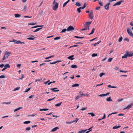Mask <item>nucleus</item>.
Here are the masks:
<instances>
[{"instance_id": "1", "label": "nucleus", "mask_w": 133, "mask_h": 133, "mask_svg": "<svg viewBox=\"0 0 133 133\" xmlns=\"http://www.w3.org/2000/svg\"><path fill=\"white\" fill-rule=\"evenodd\" d=\"M91 21L86 22L85 24L84 25V28L81 30V31L85 30H89V25L91 24Z\"/></svg>"}, {"instance_id": "2", "label": "nucleus", "mask_w": 133, "mask_h": 133, "mask_svg": "<svg viewBox=\"0 0 133 133\" xmlns=\"http://www.w3.org/2000/svg\"><path fill=\"white\" fill-rule=\"evenodd\" d=\"M58 3H56L52 7L53 9L55 11H56L58 7Z\"/></svg>"}, {"instance_id": "3", "label": "nucleus", "mask_w": 133, "mask_h": 133, "mask_svg": "<svg viewBox=\"0 0 133 133\" xmlns=\"http://www.w3.org/2000/svg\"><path fill=\"white\" fill-rule=\"evenodd\" d=\"M10 42H14V43H15V44H18L19 43H21V44L24 43V42H21L19 40L16 41V40H14L13 41H10Z\"/></svg>"}, {"instance_id": "4", "label": "nucleus", "mask_w": 133, "mask_h": 133, "mask_svg": "<svg viewBox=\"0 0 133 133\" xmlns=\"http://www.w3.org/2000/svg\"><path fill=\"white\" fill-rule=\"evenodd\" d=\"M127 31L129 36L131 37H133V34L131 31L129 29H127Z\"/></svg>"}, {"instance_id": "5", "label": "nucleus", "mask_w": 133, "mask_h": 133, "mask_svg": "<svg viewBox=\"0 0 133 133\" xmlns=\"http://www.w3.org/2000/svg\"><path fill=\"white\" fill-rule=\"evenodd\" d=\"M133 105V103H130V104L127 106L126 107L124 108L123 109V110H126L127 109H129L130 108H131L132 106Z\"/></svg>"}, {"instance_id": "6", "label": "nucleus", "mask_w": 133, "mask_h": 133, "mask_svg": "<svg viewBox=\"0 0 133 133\" xmlns=\"http://www.w3.org/2000/svg\"><path fill=\"white\" fill-rule=\"evenodd\" d=\"M94 17V14L93 12L92 11H90L89 15V18L91 19H92Z\"/></svg>"}, {"instance_id": "7", "label": "nucleus", "mask_w": 133, "mask_h": 133, "mask_svg": "<svg viewBox=\"0 0 133 133\" xmlns=\"http://www.w3.org/2000/svg\"><path fill=\"white\" fill-rule=\"evenodd\" d=\"M74 29V27L72 26H70L68 27L67 29L68 31H73Z\"/></svg>"}, {"instance_id": "8", "label": "nucleus", "mask_w": 133, "mask_h": 133, "mask_svg": "<svg viewBox=\"0 0 133 133\" xmlns=\"http://www.w3.org/2000/svg\"><path fill=\"white\" fill-rule=\"evenodd\" d=\"M29 37H28L27 38V39L29 40H34V39L35 38V37H34V36L31 35H29Z\"/></svg>"}, {"instance_id": "9", "label": "nucleus", "mask_w": 133, "mask_h": 133, "mask_svg": "<svg viewBox=\"0 0 133 133\" xmlns=\"http://www.w3.org/2000/svg\"><path fill=\"white\" fill-rule=\"evenodd\" d=\"M123 2L122 1H119L117 2V3L113 5V6H115L117 5H120L121 3Z\"/></svg>"}, {"instance_id": "10", "label": "nucleus", "mask_w": 133, "mask_h": 133, "mask_svg": "<svg viewBox=\"0 0 133 133\" xmlns=\"http://www.w3.org/2000/svg\"><path fill=\"white\" fill-rule=\"evenodd\" d=\"M110 4L109 3H108L106 5L104 6L105 9L107 10H108L109 9V6Z\"/></svg>"}, {"instance_id": "11", "label": "nucleus", "mask_w": 133, "mask_h": 133, "mask_svg": "<svg viewBox=\"0 0 133 133\" xmlns=\"http://www.w3.org/2000/svg\"><path fill=\"white\" fill-rule=\"evenodd\" d=\"M57 88H51L50 90H51L53 92H56L58 91H59L57 89Z\"/></svg>"}, {"instance_id": "12", "label": "nucleus", "mask_w": 133, "mask_h": 133, "mask_svg": "<svg viewBox=\"0 0 133 133\" xmlns=\"http://www.w3.org/2000/svg\"><path fill=\"white\" fill-rule=\"evenodd\" d=\"M126 53L127 54L128 56L129 57H131L133 56V53L131 54L128 51H126Z\"/></svg>"}, {"instance_id": "13", "label": "nucleus", "mask_w": 133, "mask_h": 133, "mask_svg": "<svg viewBox=\"0 0 133 133\" xmlns=\"http://www.w3.org/2000/svg\"><path fill=\"white\" fill-rule=\"evenodd\" d=\"M74 56V55H71L70 56H69L68 57V58L69 59H70L71 60H73L74 59V58H73Z\"/></svg>"}, {"instance_id": "14", "label": "nucleus", "mask_w": 133, "mask_h": 133, "mask_svg": "<svg viewBox=\"0 0 133 133\" xmlns=\"http://www.w3.org/2000/svg\"><path fill=\"white\" fill-rule=\"evenodd\" d=\"M10 54L9 52H6L4 56L5 58H8L9 55Z\"/></svg>"}, {"instance_id": "15", "label": "nucleus", "mask_w": 133, "mask_h": 133, "mask_svg": "<svg viewBox=\"0 0 133 133\" xmlns=\"http://www.w3.org/2000/svg\"><path fill=\"white\" fill-rule=\"evenodd\" d=\"M58 129H59V128L58 127H56L52 129L51 131L52 132H54L56 130Z\"/></svg>"}, {"instance_id": "16", "label": "nucleus", "mask_w": 133, "mask_h": 133, "mask_svg": "<svg viewBox=\"0 0 133 133\" xmlns=\"http://www.w3.org/2000/svg\"><path fill=\"white\" fill-rule=\"evenodd\" d=\"M87 129L84 130H82L81 131H79L78 132V133H84L85 132Z\"/></svg>"}, {"instance_id": "17", "label": "nucleus", "mask_w": 133, "mask_h": 133, "mask_svg": "<svg viewBox=\"0 0 133 133\" xmlns=\"http://www.w3.org/2000/svg\"><path fill=\"white\" fill-rule=\"evenodd\" d=\"M70 0H68L65 2L64 3L63 5V7H64L66 5V4L69 2Z\"/></svg>"}, {"instance_id": "18", "label": "nucleus", "mask_w": 133, "mask_h": 133, "mask_svg": "<svg viewBox=\"0 0 133 133\" xmlns=\"http://www.w3.org/2000/svg\"><path fill=\"white\" fill-rule=\"evenodd\" d=\"M71 67L72 68H77V66L76 65H72L71 66Z\"/></svg>"}, {"instance_id": "19", "label": "nucleus", "mask_w": 133, "mask_h": 133, "mask_svg": "<svg viewBox=\"0 0 133 133\" xmlns=\"http://www.w3.org/2000/svg\"><path fill=\"white\" fill-rule=\"evenodd\" d=\"M10 66L9 64H6L4 66V68L6 69L7 68H9Z\"/></svg>"}, {"instance_id": "20", "label": "nucleus", "mask_w": 133, "mask_h": 133, "mask_svg": "<svg viewBox=\"0 0 133 133\" xmlns=\"http://www.w3.org/2000/svg\"><path fill=\"white\" fill-rule=\"evenodd\" d=\"M75 5L76 6H79L81 5V4L80 3L78 2H76L75 4Z\"/></svg>"}, {"instance_id": "21", "label": "nucleus", "mask_w": 133, "mask_h": 133, "mask_svg": "<svg viewBox=\"0 0 133 133\" xmlns=\"http://www.w3.org/2000/svg\"><path fill=\"white\" fill-rule=\"evenodd\" d=\"M120 127H121V126L120 125H118V126L116 125V126H115L114 127H113L112 129H117V128H120Z\"/></svg>"}, {"instance_id": "22", "label": "nucleus", "mask_w": 133, "mask_h": 133, "mask_svg": "<svg viewBox=\"0 0 133 133\" xmlns=\"http://www.w3.org/2000/svg\"><path fill=\"white\" fill-rule=\"evenodd\" d=\"M79 86V85L78 84H75L72 85V87H78Z\"/></svg>"}, {"instance_id": "23", "label": "nucleus", "mask_w": 133, "mask_h": 133, "mask_svg": "<svg viewBox=\"0 0 133 133\" xmlns=\"http://www.w3.org/2000/svg\"><path fill=\"white\" fill-rule=\"evenodd\" d=\"M62 103V102H61L59 103L56 104L55 105V106L56 107H59L61 105Z\"/></svg>"}, {"instance_id": "24", "label": "nucleus", "mask_w": 133, "mask_h": 133, "mask_svg": "<svg viewBox=\"0 0 133 133\" xmlns=\"http://www.w3.org/2000/svg\"><path fill=\"white\" fill-rule=\"evenodd\" d=\"M42 28H39L36 29L35 31H34V32H36L42 29Z\"/></svg>"}, {"instance_id": "25", "label": "nucleus", "mask_w": 133, "mask_h": 133, "mask_svg": "<svg viewBox=\"0 0 133 133\" xmlns=\"http://www.w3.org/2000/svg\"><path fill=\"white\" fill-rule=\"evenodd\" d=\"M14 15L15 17L16 18L20 17L21 16V15H19L18 14H15Z\"/></svg>"}, {"instance_id": "26", "label": "nucleus", "mask_w": 133, "mask_h": 133, "mask_svg": "<svg viewBox=\"0 0 133 133\" xmlns=\"http://www.w3.org/2000/svg\"><path fill=\"white\" fill-rule=\"evenodd\" d=\"M43 26V25H36V26H33V27H32L31 28H37V27H41V26Z\"/></svg>"}, {"instance_id": "27", "label": "nucleus", "mask_w": 133, "mask_h": 133, "mask_svg": "<svg viewBox=\"0 0 133 133\" xmlns=\"http://www.w3.org/2000/svg\"><path fill=\"white\" fill-rule=\"evenodd\" d=\"M106 100L108 101H112V100L111 99V97H109L107 98L106 99Z\"/></svg>"}, {"instance_id": "28", "label": "nucleus", "mask_w": 133, "mask_h": 133, "mask_svg": "<svg viewBox=\"0 0 133 133\" xmlns=\"http://www.w3.org/2000/svg\"><path fill=\"white\" fill-rule=\"evenodd\" d=\"M95 29L94 28L92 29V30L91 32L89 34V35H90L91 34H92L94 32V31H95Z\"/></svg>"}, {"instance_id": "29", "label": "nucleus", "mask_w": 133, "mask_h": 133, "mask_svg": "<svg viewBox=\"0 0 133 133\" xmlns=\"http://www.w3.org/2000/svg\"><path fill=\"white\" fill-rule=\"evenodd\" d=\"M30 122H31L30 121H25L23 123L25 124H28Z\"/></svg>"}, {"instance_id": "30", "label": "nucleus", "mask_w": 133, "mask_h": 133, "mask_svg": "<svg viewBox=\"0 0 133 133\" xmlns=\"http://www.w3.org/2000/svg\"><path fill=\"white\" fill-rule=\"evenodd\" d=\"M22 107H19L17 109H15L14 110V112H16L17 111V110H19L21 109H22Z\"/></svg>"}, {"instance_id": "31", "label": "nucleus", "mask_w": 133, "mask_h": 133, "mask_svg": "<svg viewBox=\"0 0 133 133\" xmlns=\"http://www.w3.org/2000/svg\"><path fill=\"white\" fill-rule=\"evenodd\" d=\"M127 56H128L126 54L125 55H124V56H122V58H126Z\"/></svg>"}, {"instance_id": "32", "label": "nucleus", "mask_w": 133, "mask_h": 133, "mask_svg": "<svg viewBox=\"0 0 133 133\" xmlns=\"http://www.w3.org/2000/svg\"><path fill=\"white\" fill-rule=\"evenodd\" d=\"M49 110L48 109H40L39 110V111H47L48 110Z\"/></svg>"}, {"instance_id": "33", "label": "nucleus", "mask_w": 133, "mask_h": 133, "mask_svg": "<svg viewBox=\"0 0 133 133\" xmlns=\"http://www.w3.org/2000/svg\"><path fill=\"white\" fill-rule=\"evenodd\" d=\"M54 57V55H52V56H50L49 57H46V58H45V59H48L49 58H52V57Z\"/></svg>"}, {"instance_id": "34", "label": "nucleus", "mask_w": 133, "mask_h": 133, "mask_svg": "<svg viewBox=\"0 0 133 133\" xmlns=\"http://www.w3.org/2000/svg\"><path fill=\"white\" fill-rule=\"evenodd\" d=\"M112 59H113V58H109L108 60V62H111L112 61Z\"/></svg>"}, {"instance_id": "35", "label": "nucleus", "mask_w": 133, "mask_h": 133, "mask_svg": "<svg viewBox=\"0 0 133 133\" xmlns=\"http://www.w3.org/2000/svg\"><path fill=\"white\" fill-rule=\"evenodd\" d=\"M88 114L91 115L92 117H94L95 115V114L93 113H88Z\"/></svg>"}, {"instance_id": "36", "label": "nucleus", "mask_w": 133, "mask_h": 133, "mask_svg": "<svg viewBox=\"0 0 133 133\" xmlns=\"http://www.w3.org/2000/svg\"><path fill=\"white\" fill-rule=\"evenodd\" d=\"M81 96H80V95L77 96V97H75V100H76L77 99H78L79 98L81 97Z\"/></svg>"}, {"instance_id": "37", "label": "nucleus", "mask_w": 133, "mask_h": 133, "mask_svg": "<svg viewBox=\"0 0 133 133\" xmlns=\"http://www.w3.org/2000/svg\"><path fill=\"white\" fill-rule=\"evenodd\" d=\"M117 112H112V113H111V114H109L108 116L107 117L108 118L109 117V116H110L111 115L113 114H117Z\"/></svg>"}, {"instance_id": "38", "label": "nucleus", "mask_w": 133, "mask_h": 133, "mask_svg": "<svg viewBox=\"0 0 133 133\" xmlns=\"http://www.w3.org/2000/svg\"><path fill=\"white\" fill-rule=\"evenodd\" d=\"M74 37L76 38H84V37H78V36H74Z\"/></svg>"}, {"instance_id": "39", "label": "nucleus", "mask_w": 133, "mask_h": 133, "mask_svg": "<svg viewBox=\"0 0 133 133\" xmlns=\"http://www.w3.org/2000/svg\"><path fill=\"white\" fill-rule=\"evenodd\" d=\"M78 46V45H73L70 46L69 47V49H70V48H72V47H77V46Z\"/></svg>"}, {"instance_id": "40", "label": "nucleus", "mask_w": 133, "mask_h": 133, "mask_svg": "<svg viewBox=\"0 0 133 133\" xmlns=\"http://www.w3.org/2000/svg\"><path fill=\"white\" fill-rule=\"evenodd\" d=\"M26 8H27L26 5H24V6L23 10L24 11H25L26 10Z\"/></svg>"}, {"instance_id": "41", "label": "nucleus", "mask_w": 133, "mask_h": 133, "mask_svg": "<svg viewBox=\"0 0 133 133\" xmlns=\"http://www.w3.org/2000/svg\"><path fill=\"white\" fill-rule=\"evenodd\" d=\"M105 74V73H102L99 74V76L100 77H102L103 75Z\"/></svg>"}, {"instance_id": "42", "label": "nucleus", "mask_w": 133, "mask_h": 133, "mask_svg": "<svg viewBox=\"0 0 133 133\" xmlns=\"http://www.w3.org/2000/svg\"><path fill=\"white\" fill-rule=\"evenodd\" d=\"M31 128L30 127H27L26 128V131H29L30 130Z\"/></svg>"}, {"instance_id": "43", "label": "nucleus", "mask_w": 133, "mask_h": 133, "mask_svg": "<svg viewBox=\"0 0 133 133\" xmlns=\"http://www.w3.org/2000/svg\"><path fill=\"white\" fill-rule=\"evenodd\" d=\"M97 54H93L92 55V56L93 57L97 56Z\"/></svg>"}, {"instance_id": "44", "label": "nucleus", "mask_w": 133, "mask_h": 133, "mask_svg": "<svg viewBox=\"0 0 133 133\" xmlns=\"http://www.w3.org/2000/svg\"><path fill=\"white\" fill-rule=\"evenodd\" d=\"M122 39H123V38H122V37H120L119 39V40H118L119 42H121L122 41Z\"/></svg>"}, {"instance_id": "45", "label": "nucleus", "mask_w": 133, "mask_h": 133, "mask_svg": "<svg viewBox=\"0 0 133 133\" xmlns=\"http://www.w3.org/2000/svg\"><path fill=\"white\" fill-rule=\"evenodd\" d=\"M78 119L77 118H76L75 119V120L74 121H73L72 122H75L76 123H77V121H78Z\"/></svg>"}, {"instance_id": "46", "label": "nucleus", "mask_w": 133, "mask_h": 133, "mask_svg": "<svg viewBox=\"0 0 133 133\" xmlns=\"http://www.w3.org/2000/svg\"><path fill=\"white\" fill-rule=\"evenodd\" d=\"M67 29H63L62 31H61V33H62L64 32H65L66 31Z\"/></svg>"}, {"instance_id": "47", "label": "nucleus", "mask_w": 133, "mask_h": 133, "mask_svg": "<svg viewBox=\"0 0 133 133\" xmlns=\"http://www.w3.org/2000/svg\"><path fill=\"white\" fill-rule=\"evenodd\" d=\"M98 2V3L99 4V5H100L101 6H103V3L99 1Z\"/></svg>"}, {"instance_id": "48", "label": "nucleus", "mask_w": 133, "mask_h": 133, "mask_svg": "<svg viewBox=\"0 0 133 133\" xmlns=\"http://www.w3.org/2000/svg\"><path fill=\"white\" fill-rule=\"evenodd\" d=\"M60 37H57L55 38H54V39L55 40H58L60 39Z\"/></svg>"}, {"instance_id": "49", "label": "nucleus", "mask_w": 133, "mask_h": 133, "mask_svg": "<svg viewBox=\"0 0 133 133\" xmlns=\"http://www.w3.org/2000/svg\"><path fill=\"white\" fill-rule=\"evenodd\" d=\"M77 11L78 12V13H80L81 12V9L80 8H78L77 9Z\"/></svg>"}, {"instance_id": "50", "label": "nucleus", "mask_w": 133, "mask_h": 133, "mask_svg": "<svg viewBox=\"0 0 133 133\" xmlns=\"http://www.w3.org/2000/svg\"><path fill=\"white\" fill-rule=\"evenodd\" d=\"M87 109V107H85V108H82L81 109V110H83Z\"/></svg>"}, {"instance_id": "51", "label": "nucleus", "mask_w": 133, "mask_h": 133, "mask_svg": "<svg viewBox=\"0 0 133 133\" xmlns=\"http://www.w3.org/2000/svg\"><path fill=\"white\" fill-rule=\"evenodd\" d=\"M73 122H72V121H71V122H66V123L67 124H71Z\"/></svg>"}, {"instance_id": "52", "label": "nucleus", "mask_w": 133, "mask_h": 133, "mask_svg": "<svg viewBox=\"0 0 133 133\" xmlns=\"http://www.w3.org/2000/svg\"><path fill=\"white\" fill-rule=\"evenodd\" d=\"M100 97H103L105 96V94H101L98 95Z\"/></svg>"}, {"instance_id": "53", "label": "nucleus", "mask_w": 133, "mask_h": 133, "mask_svg": "<svg viewBox=\"0 0 133 133\" xmlns=\"http://www.w3.org/2000/svg\"><path fill=\"white\" fill-rule=\"evenodd\" d=\"M55 98V97H54L52 98L49 99H48L47 101H50L53 99H54Z\"/></svg>"}, {"instance_id": "54", "label": "nucleus", "mask_w": 133, "mask_h": 133, "mask_svg": "<svg viewBox=\"0 0 133 133\" xmlns=\"http://www.w3.org/2000/svg\"><path fill=\"white\" fill-rule=\"evenodd\" d=\"M36 24V23H28V25H35V24Z\"/></svg>"}, {"instance_id": "55", "label": "nucleus", "mask_w": 133, "mask_h": 133, "mask_svg": "<svg viewBox=\"0 0 133 133\" xmlns=\"http://www.w3.org/2000/svg\"><path fill=\"white\" fill-rule=\"evenodd\" d=\"M120 72L126 73V72H127V71H124L122 70H120Z\"/></svg>"}, {"instance_id": "56", "label": "nucleus", "mask_w": 133, "mask_h": 133, "mask_svg": "<svg viewBox=\"0 0 133 133\" xmlns=\"http://www.w3.org/2000/svg\"><path fill=\"white\" fill-rule=\"evenodd\" d=\"M11 103V102H4L3 103H4V104L5 103L6 104H10Z\"/></svg>"}, {"instance_id": "57", "label": "nucleus", "mask_w": 133, "mask_h": 133, "mask_svg": "<svg viewBox=\"0 0 133 133\" xmlns=\"http://www.w3.org/2000/svg\"><path fill=\"white\" fill-rule=\"evenodd\" d=\"M5 77L3 75H2L0 76V78H4Z\"/></svg>"}, {"instance_id": "58", "label": "nucleus", "mask_w": 133, "mask_h": 133, "mask_svg": "<svg viewBox=\"0 0 133 133\" xmlns=\"http://www.w3.org/2000/svg\"><path fill=\"white\" fill-rule=\"evenodd\" d=\"M30 88H29L27 89L25 91V92H26L28 91L29 90H30Z\"/></svg>"}, {"instance_id": "59", "label": "nucleus", "mask_w": 133, "mask_h": 133, "mask_svg": "<svg viewBox=\"0 0 133 133\" xmlns=\"http://www.w3.org/2000/svg\"><path fill=\"white\" fill-rule=\"evenodd\" d=\"M123 98H121V99H118V100H117V101L118 102H120L122 101L123 100Z\"/></svg>"}, {"instance_id": "60", "label": "nucleus", "mask_w": 133, "mask_h": 133, "mask_svg": "<svg viewBox=\"0 0 133 133\" xmlns=\"http://www.w3.org/2000/svg\"><path fill=\"white\" fill-rule=\"evenodd\" d=\"M19 88H20L19 87H17L14 90L16 91V90H18L19 89Z\"/></svg>"}, {"instance_id": "61", "label": "nucleus", "mask_w": 133, "mask_h": 133, "mask_svg": "<svg viewBox=\"0 0 133 133\" xmlns=\"http://www.w3.org/2000/svg\"><path fill=\"white\" fill-rule=\"evenodd\" d=\"M34 96V95H31L29 97V98H31L32 97H33Z\"/></svg>"}, {"instance_id": "62", "label": "nucleus", "mask_w": 133, "mask_h": 133, "mask_svg": "<svg viewBox=\"0 0 133 133\" xmlns=\"http://www.w3.org/2000/svg\"><path fill=\"white\" fill-rule=\"evenodd\" d=\"M124 40L125 41H127L128 42H129V39L128 38H125L124 39Z\"/></svg>"}, {"instance_id": "63", "label": "nucleus", "mask_w": 133, "mask_h": 133, "mask_svg": "<svg viewBox=\"0 0 133 133\" xmlns=\"http://www.w3.org/2000/svg\"><path fill=\"white\" fill-rule=\"evenodd\" d=\"M130 24L131 26H133V21L131 22L130 23Z\"/></svg>"}, {"instance_id": "64", "label": "nucleus", "mask_w": 133, "mask_h": 133, "mask_svg": "<svg viewBox=\"0 0 133 133\" xmlns=\"http://www.w3.org/2000/svg\"><path fill=\"white\" fill-rule=\"evenodd\" d=\"M100 6H98L96 8V10H98L99 9H100Z\"/></svg>"}]
</instances>
